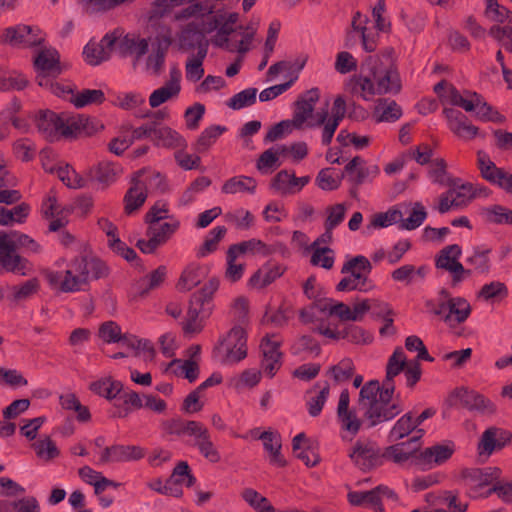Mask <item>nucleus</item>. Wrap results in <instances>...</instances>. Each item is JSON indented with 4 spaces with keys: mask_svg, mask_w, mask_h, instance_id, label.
Returning a JSON list of instances; mask_svg holds the SVG:
<instances>
[{
    "mask_svg": "<svg viewBox=\"0 0 512 512\" xmlns=\"http://www.w3.org/2000/svg\"><path fill=\"white\" fill-rule=\"evenodd\" d=\"M175 17L178 20L202 18L200 29L195 23H190L182 31L180 41L183 46L197 47V51L205 46L208 52L205 36L215 32L211 37V43L216 47L242 55L251 48L255 31L253 28L236 25L238 13L217 9L213 5L194 3L178 11Z\"/></svg>",
    "mask_w": 512,
    "mask_h": 512,
    "instance_id": "1",
    "label": "nucleus"
},
{
    "mask_svg": "<svg viewBox=\"0 0 512 512\" xmlns=\"http://www.w3.org/2000/svg\"><path fill=\"white\" fill-rule=\"evenodd\" d=\"M404 365L405 353L398 347L388 359L382 387L375 380L362 386L358 405L364 411L368 428L390 421L402 411L401 405L392 398L395 390L394 378L402 372Z\"/></svg>",
    "mask_w": 512,
    "mask_h": 512,
    "instance_id": "2",
    "label": "nucleus"
},
{
    "mask_svg": "<svg viewBox=\"0 0 512 512\" xmlns=\"http://www.w3.org/2000/svg\"><path fill=\"white\" fill-rule=\"evenodd\" d=\"M353 90L366 101L376 95L399 93L400 75L389 56H368L362 63L360 74L355 78Z\"/></svg>",
    "mask_w": 512,
    "mask_h": 512,
    "instance_id": "3",
    "label": "nucleus"
},
{
    "mask_svg": "<svg viewBox=\"0 0 512 512\" xmlns=\"http://www.w3.org/2000/svg\"><path fill=\"white\" fill-rule=\"evenodd\" d=\"M108 274L106 264L93 256L72 259L63 270H48L45 277L54 290L75 293L83 289L90 279H99Z\"/></svg>",
    "mask_w": 512,
    "mask_h": 512,
    "instance_id": "4",
    "label": "nucleus"
},
{
    "mask_svg": "<svg viewBox=\"0 0 512 512\" xmlns=\"http://www.w3.org/2000/svg\"><path fill=\"white\" fill-rule=\"evenodd\" d=\"M170 45L171 41L166 36L146 39L127 34L119 43V54L132 56L134 66H140L146 73L158 76L164 70Z\"/></svg>",
    "mask_w": 512,
    "mask_h": 512,
    "instance_id": "5",
    "label": "nucleus"
},
{
    "mask_svg": "<svg viewBox=\"0 0 512 512\" xmlns=\"http://www.w3.org/2000/svg\"><path fill=\"white\" fill-rule=\"evenodd\" d=\"M170 432L178 436L190 438V444L212 463L220 460V454L214 445L208 428L201 422L193 420H174Z\"/></svg>",
    "mask_w": 512,
    "mask_h": 512,
    "instance_id": "6",
    "label": "nucleus"
},
{
    "mask_svg": "<svg viewBox=\"0 0 512 512\" xmlns=\"http://www.w3.org/2000/svg\"><path fill=\"white\" fill-rule=\"evenodd\" d=\"M67 114H57L50 110L39 111L35 123L39 133L48 141H56L61 137L74 134L75 129L84 127L85 119H71Z\"/></svg>",
    "mask_w": 512,
    "mask_h": 512,
    "instance_id": "7",
    "label": "nucleus"
},
{
    "mask_svg": "<svg viewBox=\"0 0 512 512\" xmlns=\"http://www.w3.org/2000/svg\"><path fill=\"white\" fill-rule=\"evenodd\" d=\"M21 248L35 253L39 245L29 236L17 231L0 233V265L9 271H19L21 259L17 251Z\"/></svg>",
    "mask_w": 512,
    "mask_h": 512,
    "instance_id": "8",
    "label": "nucleus"
},
{
    "mask_svg": "<svg viewBox=\"0 0 512 512\" xmlns=\"http://www.w3.org/2000/svg\"><path fill=\"white\" fill-rule=\"evenodd\" d=\"M426 307L449 325L464 322L471 312V306L466 299L451 297L445 289L439 292L435 301L427 300Z\"/></svg>",
    "mask_w": 512,
    "mask_h": 512,
    "instance_id": "9",
    "label": "nucleus"
},
{
    "mask_svg": "<svg viewBox=\"0 0 512 512\" xmlns=\"http://www.w3.org/2000/svg\"><path fill=\"white\" fill-rule=\"evenodd\" d=\"M372 266L369 260L362 255H357L348 261L342 267L341 272L348 274L337 285L338 291L367 292L372 289L371 281L368 275Z\"/></svg>",
    "mask_w": 512,
    "mask_h": 512,
    "instance_id": "10",
    "label": "nucleus"
},
{
    "mask_svg": "<svg viewBox=\"0 0 512 512\" xmlns=\"http://www.w3.org/2000/svg\"><path fill=\"white\" fill-rule=\"evenodd\" d=\"M214 358L223 365H234L247 356V338L243 327L234 326L214 348Z\"/></svg>",
    "mask_w": 512,
    "mask_h": 512,
    "instance_id": "11",
    "label": "nucleus"
},
{
    "mask_svg": "<svg viewBox=\"0 0 512 512\" xmlns=\"http://www.w3.org/2000/svg\"><path fill=\"white\" fill-rule=\"evenodd\" d=\"M320 97L318 88H312L299 96L295 103L293 119L290 120L295 128H302L304 125L313 128L321 126L328 117L327 110L314 113V108Z\"/></svg>",
    "mask_w": 512,
    "mask_h": 512,
    "instance_id": "12",
    "label": "nucleus"
},
{
    "mask_svg": "<svg viewBox=\"0 0 512 512\" xmlns=\"http://www.w3.org/2000/svg\"><path fill=\"white\" fill-rule=\"evenodd\" d=\"M99 338L107 344L118 343L135 351H146L152 354L153 348L147 340L138 339L130 334H123L121 327L114 321L102 323L98 330Z\"/></svg>",
    "mask_w": 512,
    "mask_h": 512,
    "instance_id": "13",
    "label": "nucleus"
},
{
    "mask_svg": "<svg viewBox=\"0 0 512 512\" xmlns=\"http://www.w3.org/2000/svg\"><path fill=\"white\" fill-rule=\"evenodd\" d=\"M179 225V221L175 219L169 222L156 221L149 223L147 228L148 240H138L137 247L146 254L155 252L159 246L165 244L177 231Z\"/></svg>",
    "mask_w": 512,
    "mask_h": 512,
    "instance_id": "14",
    "label": "nucleus"
},
{
    "mask_svg": "<svg viewBox=\"0 0 512 512\" xmlns=\"http://www.w3.org/2000/svg\"><path fill=\"white\" fill-rule=\"evenodd\" d=\"M123 37L120 30H115L110 34H106L99 43H87L83 49L85 61L95 66L107 60L112 51L119 52V43Z\"/></svg>",
    "mask_w": 512,
    "mask_h": 512,
    "instance_id": "15",
    "label": "nucleus"
},
{
    "mask_svg": "<svg viewBox=\"0 0 512 512\" xmlns=\"http://www.w3.org/2000/svg\"><path fill=\"white\" fill-rule=\"evenodd\" d=\"M2 41L13 47L28 48L41 45L44 37L39 28L19 24L6 28Z\"/></svg>",
    "mask_w": 512,
    "mask_h": 512,
    "instance_id": "16",
    "label": "nucleus"
},
{
    "mask_svg": "<svg viewBox=\"0 0 512 512\" xmlns=\"http://www.w3.org/2000/svg\"><path fill=\"white\" fill-rule=\"evenodd\" d=\"M280 345L281 340L275 334H267L261 340L262 370L269 377L274 376L282 365Z\"/></svg>",
    "mask_w": 512,
    "mask_h": 512,
    "instance_id": "17",
    "label": "nucleus"
},
{
    "mask_svg": "<svg viewBox=\"0 0 512 512\" xmlns=\"http://www.w3.org/2000/svg\"><path fill=\"white\" fill-rule=\"evenodd\" d=\"M34 66L38 72L37 81L40 86H48V78L61 73L59 54L53 48L41 49L34 59Z\"/></svg>",
    "mask_w": 512,
    "mask_h": 512,
    "instance_id": "18",
    "label": "nucleus"
},
{
    "mask_svg": "<svg viewBox=\"0 0 512 512\" xmlns=\"http://www.w3.org/2000/svg\"><path fill=\"white\" fill-rule=\"evenodd\" d=\"M384 498L395 499L396 496L392 490L383 485L369 491H352L348 494V500L352 505L370 507L375 512H383L381 502Z\"/></svg>",
    "mask_w": 512,
    "mask_h": 512,
    "instance_id": "19",
    "label": "nucleus"
},
{
    "mask_svg": "<svg viewBox=\"0 0 512 512\" xmlns=\"http://www.w3.org/2000/svg\"><path fill=\"white\" fill-rule=\"evenodd\" d=\"M353 463L361 470H370L381 463L380 450L370 441H357L349 453Z\"/></svg>",
    "mask_w": 512,
    "mask_h": 512,
    "instance_id": "20",
    "label": "nucleus"
},
{
    "mask_svg": "<svg viewBox=\"0 0 512 512\" xmlns=\"http://www.w3.org/2000/svg\"><path fill=\"white\" fill-rule=\"evenodd\" d=\"M477 162L481 174L486 180L512 193V174L497 168L483 151H478Z\"/></svg>",
    "mask_w": 512,
    "mask_h": 512,
    "instance_id": "21",
    "label": "nucleus"
},
{
    "mask_svg": "<svg viewBox=\"0 0 512 512\" xmlns=\"http://www.w3.org/2000/svg\"><path fill=\"white\" fill-rule=\"evenodd\" d=\"M425 430L423 428H417L413 422V416L411 413H406L400 417L391 428L388 439L390 442H398L401 439L410 436L409 443L417 444L424 436Z\"/></svg>",
    "mask_w": 512,
    "mask_h": 512,
    "instance_id": "22",
    "label": "nucleus"
},
{
    "mask_svg": "<svg viewBox=\"0 0 512 512\" xmlns=\"http://www.w3.org/2000/svg\"><path fill=\"white\" fill-rule=\"evenodd\" d=\"M146 181L147 176L143 171H139L132 179L131 186L124 197L126 213L131 214L144 204L147 198Z\"/></svg>",
    "mask_w": 512,
    "mask_h": 512,
    "instance_id": "23",
    "label": "nucleus"
},
{
    "mask_svg": "<svg viewBox=\"0 0 512 512\" xmlns=\"http://www.w3.org/2000/svg\"><path fill=\"white\" fill-rule=\"evenodd\" d=\"M510 437V433L502 429L496 427L486 429L478 444L479 456L488 458L494 451L503 448Z\"/></svg>",
    "mask_w": 512,
    "mask_h": 512,
    "instance_id": "24",
    "label": "nucleus"
},
{
    "mask_svg": "<svg viewBox=\"0 0 512 512\" xmlns=\"http://www.w3.org/2000/svg\"><path fill=\"white\" fill-rule=\"evenodd\" d=\"M450 130L463 140H471L478 134V128L470 124L467 117L453 108H445L443 111Z\"/></svg>",
    "mask_w": 512,
    "mask_h": 512,
    "instance_id": "25",
    "label": "nucleus"
},
{
    "mask_svg": "<svg viewBox=\"0 0 512 512\" xmlns=\"http://www.w3.org/2000/svg\"><path fill=\"white\" fill-rule=\"evenodd\" d=\"M501 475L497 467L467 468L462 471V478L465 484L471 489L482 488L494 483Z\"/></svg>",
    "mask_w": 512,
    "mask_h": 512,
    "instance_id": "26",
    "label": "nucleus"
},
{
    "mask_svg": "<svg viewBox=\"0 0 512 512\" xmlns=\"http://www.w3.org/2000/svg\"><path fill=\"white\" fill-rule=\"evenodd\" d=\"M144 456L143 449L139 446L113 445L105 447L101 453L100 462H127L139 460Z\"/></svg>",
    "mask_w": 512,
    "mask_h": 512,
    "instance_id": "27",
    "label": "nucleus"
},
{
    "mask_svg": "<svg viewBox=\"0 0 512 512\" xmlns=\"http://www.w3.org/2000/svg\"><path fill=\"white\" fill-rule=\"evenodd\" d=\"M309 181V176L296 177L294 173L282 170L273 178L272 188L282 195H290L299 192Z\"/></svg>",
    "mask_w": 512,
    "mask_h": 512,
    "instance_id": "28",
    "label": "nucleus"
},
{
    "mask_svg": "<svg viewBox=\"0 0 512 512\" xmlns=\"http://www.w3.org/2000/svg\"><path fill=\"white\" fill-rule=\"evenodd\" d=\"M457 398L464 407L471 411L480 414H492L495 411V405L474 390L461 388L457 391Z\"/></svg>",
    "mask_w": 512,
    "mask_h": 512,
    "instance_id": "29",
    "label": "nucleus"
},
{
    "mask_svg": "<svg viewBox=\"0 0 512 512\" xmlns=\"http://www.w3.org/2000/svg\"><path fill=\"white\" fill-rule=\"evenodd\" d=\"M460 255L461 247L459 245H449L440 251L436 265L438 268L450 271L456 278H459V275L464 272L463 265L458 261Z\"/></svg>",
    "mask_w": 512,
    "mask_h": 512,
    "instance_id": "30",
    "label": "nucleus"
},
{
    "mask_svg": "<svg viewBox=\"0 0 512 512\" xmlns=\"http://www.w3.org/2000/svg\"><path fill=\"white\" fill-rule=\"evenodd\" d=\"M330 394L329 383L318 382L307 392L306 406L310 416H318Z\"/></svg>",
    "mask_w": 512,
    "mask_h": 512,
    "instance_id": "31",
    "label": "nucleus"
},
{
    "mask_svg": "<svg viewBox=\"0 0 512 512\" xmlns=\"http://www.w3.org/2000/svg\"><path fill=\"white\" fill-rule=\"evenodd\" d=\"M100 228L106 233L108 237L109 247L117 254L121 255L127 261H132L136 258V252L126 246L119 237L116 235V227L107 219H101L98 222Z\"/></svg>",
    "mask_w": 512,
    "mask_h": 512,
    "instance_id": "32",
    "label": "nucleus"
},
{
    "mask_svg": "<svg viewBox=\"0 0 512 512\" xmlns=\"http://www.w3.org/2000/svg\"><path fill=\"white\" fill-rule=\"evenodd\" d=\"M152 141L157 146L167 148H185L186 141L182 136L167 126H160L154 122Z\"/></svg>",
    "mask_w": 512,
    "mask_h": 512,
    "instance_id": "33",
    "label": "nucleus"
},
{
    "mask_svg": "<svg viewBox=\"0 0 512 512\" xmlns=\"http://www.w3.org/2000/svg\"><path fill=\"white\" fill-rule=\"evenodd\" d=\"M258 439L263 442L264 449L269 453L270 462L277 466H284L285 460L281 454V439L277 432L264 431Z\"/></svg>",
    "mask_w": 512,
    "mask_h": 512,
    "instance_id": "34",
    "label": "nucleus"
},
{
    "mask_svg": "<svg viewBox=\"0 0 512 512\" xmlns=\"http://www.w3.org/2000/svg\"><path fill=\"white\" fill-rule=\"evenodd\" d=\"M337 416L343 430L342 438L345 441H352L362 426H368L366 418L364 417L363 420L359 418L355 410H349Z\"/></svg>",
    "mask_w": 512,
    "mask_h": 512,
    "instance_id": "35",
    "label": "nucleus"
},
{
    "mask_svg": "<svg viewBox=\"0 0 512 512\" xmlns=\"http://www.w3.org/2000/svg\"><path fill=\"white\" fill-rule=\"evenodd\" d=\"M454 448L450 444H436L426 448L421 453V461L425 465H440L447 461L453 454Z\"/></svg>",
    "mask_w": 512,
    "mask_h": 512,
    "instance_id": "36",
    "label": "nucleus"
},
{
    "mask_svg": "<svg viewBox=\"0 0 512 512\" xmlns=\"http://www.w3.org/2000/svg\"><path fill=\"white\" fill-rule=\"evenodd\" d=\"M229 248L230 258H232L234 254H238L239 256L245 254L267 256L272 253V249L268 245L255 238L233 244Z\"/></svg>",
    "mask_w": 512,
    "mask_h": 512,
    "instance_id": "37",
    "label": "nucleus"
},
{
    "mask_svg": "<svg viewBox=\"0 0 512 512\" xmlns=\"http://www.w3.org/2000/svg\"><path fill=\"white\" fill-rule=\"evenodd\" d=\"M207 56L206 47L202 46L191 54L185 64V77L190 82L199 81L204 75L203 61Z\"/></svg>",
    "mask_w": 512,
    "mask_h": 512,
    "instance_id": "38",
    "label": "nucleus"
},
{
    "mask_svg": "<svg viewBox=\"0 0 512 512\" xmlns=\"http://www.w3.org/2000/svg\"><path fill=\"white\" fill-rule=\"evenodd\" d=\"M284 273V268L279 264L267 263L259 269L250 279L253 286L263 288L274 282Z\"/></svg>",
    "mask_w": 512,
    "mask_h": 512,
    "instance_id": "39",
    "label": "nucleus"
},
{
    "mask_svg": "<svg viewBox=\"0 0 512 512\" xmlns=\"http://www.w3.org/2000/svg\"><path fill=\"white\" fill-rule=\"evenodd\" d=\"M470 103L472 104L471 112H474L478 119L496 123H501L503 121V116L493 110V108L489 106L479 94H470Z\"/></svg>",
    "mask_w": 512,
    "mask_h": 512,
    "instance_id": "40",
    "label": "nucleus"
},
{
    "mask_svg": "<svg viewBox=\"0 0 512 512\" xmlns=\"http://www.w3.org/2000/svg\"><path fill=\"white\" fill-rule=\"evenodd\" d=\"M166 371L194 382L199 375V366L194 360L174 359L168 364Z\"/></svg>",
    "mask_w": 512,
    "mask_h": 512,
    "instance_id": "41",
    "label": "nucleus"
},
{
    "mask_svg": "<svg viewBox=\"0 0 512 512\" xmlns=\"http://www.w3.org/2000/svg\"><path fill=\"white\" fill-rule=\"evenodd\" d=\"M402 116L401 107L389 99H381L375 106L374 118L376 122H395Z\"/></svg>",
    "mask_w": 512,
    "mask_h": 512,
    "instance_id": "42",
    "label": "nucleus"
},
{
    "mask_svg": "<svg viewBox=\"0 0 512 512\" xmlns=\"http://www.w3.org/2000/svg\"><path fill=\"white\" fill-rule=\"evenodd\" d=\"M428 178L432 183L441 187L454 186L453 180L447 172L446 162L442 158H435L431 160L428 167Z\"/></svg>",
    "mask_w": 512,
    "mask_h": 512,
    "instance_id": "43",
    "label": "nucleus"
},
{
    "mask_svg": "<svg viewBox=\"0 0 512 512\" xmlns=\"http://www.w3.org/2000/svg\"><path fill=\"white\" fill-rule=\"evenodd\" d=\"M257 187L256 181L247 176H235L228 179L223 187L222 192L226 194L249 193L254 194Z\"/></svg>",
    "mask_w": 512,
    "mask_h": 512,
    "instance_id": "44",
    "label": "nucleus"
},
{
    "mask_svg": "<svg viewBox=\"0 0 512 512\" xmlns=\"http://www.w3.org/2000/svg\"><path fill=\"white\" fill-rule=\"evenodd\" d=\"M332 299H319L310 307L302 310L300 317L303 322H314L322 318L323 315H331V307L334 305Z\"/></svg>",
    "mask_w": 512,
    "mask_h": 512,
    "instance_id": "45",
    "label": "nucleus"
},
{
    "mask_svg": "<svg viewBox=\"0 0 512 512\" xmlns=\"http://www.w3.org/2000/svg\"><path fill=\"white\" fill-rule=\"evenodd\" d=\"M332 299H319L310 307L302 310L300 317L303 322H314L322 318L323 315H331V307L334 305Z\"/></svg>",
    "mask_w": 512,
    "mask_h": 512,
    "instance_id": "46",
    "label": "nucleus"
},
{
    "mask_svg": "<svg viewBox=\"0 0 512 512\" xmlns=\"http://www.w3.org/2000/svg\"><path fill=\"white\" fill-rule=\"evenodd\" d=\"M205 277V269L191 264L182 273L178 281V289L181 291H189L197 286Z\"/></svg>",
    "mask_w": 512,
    "mask_h": 512,
    "instance_id": "47",
    "label": "nucleus"
},
{
    "mask_svg": "<svg viewBox=\"0 0 512 512\" xmlns=\"http://www.w3.org/2000/svg\"><path fill=\"white\" fill-rule=\"evenodd\" d=\"M426 274L427 268L425 266L416 268L413 265L407 264L395 269L391 276L394 281L409 285L413 283L416 278H425Z\"/></svg>",
    "mask_w": 512,
    "mask_h": 512,
    "instance_id": "48",
    "label": "nucleus"
},
{
    "mask_svg": "<svg viewBox=\"0 0 512 512\" xmlns=\"http://www.w3.org/2000/svg\"><path fill=\"white\" fill-rule=\"evenodd\" d=\"M367 17H363L360 12H357L352 20V29L360 34L363 48L367 52H372L376 48V42L373 33L368 32L365 24Z\"/></svg>",
    "mask_w": 512,
    "mask_h": 512,
    "instance_id": "49",
    "label": "nucleus"
},
{
    "mask_svg": "<svg viewBox=\"0 0 512 512\" xmlns=\"http://www.w3.org/2000/svg\"><path fill=\"white\" fill-rule=\"evenodd\" d=\"M419 447L420 442H417L416 445L410 444L409 441L397 443L387 448L385 456L396 463H402L412 457Z\"/></svg>",
    "mask_w": 512,
    "mask_h": 512,
    "instance_id": "50",
    "label": "nucleus"
},
{
    "mask_svg": "<svg viewBox=\"0 0 512 512\" xmlns=\"http://www.w3.org/2000/svg\"><path fill=\"white\" fill-rule=\"evenodd\" d=\"M51 173H55L58 178L69 188H82L85 185V179L82 178L72 167L69 165L57 166L50 168Z\"/></svg>",
    "mask_w": 512,
    "mask_h": 512,
    "instance_id": "51",
    "label": "nucleus"
},
{
    "mask_svg": "<svg viewBox=\"0 0 512 512\" xmlns=\"http://www.w3.org/2000/svg\"><path fill=\"white\" fill-rule=\"evenodd\" d=\"M90 390L100 396H104L107 399H112L121 390V384L116 381H112L111 378H102L96 380L90 384Z\"/></svg>",
    "mask_w": 512,
    "mask_h": 512,
    "instance_id": "52",
    "label": "nucleus"
},
{
    "mask_svg": "<svg viewBox=\"0 0 512 512\" xmlns=\"http://www.w3.org/2000/svg\"><path fill=\"white\" fill-rule=\"evenodd\" d=\"M104 99V93L100 89H84L72 95V103L78 108L102 103Z\"/></svg>",
    "mask_w": 512,
    "mask_h": 512,
    "instance_id": "53",
    "label": "nucleus"
},
{
    "mask_svg": "<svg viewBox=\"0 0 512 512\" xmlns=\"http://www.w3.org/2000/svg\"><path fill=\"white\" fill-rule=\"evenodd\" d=\"M166 267L159 266L157 269L148 274L145 278H143L140 282V294L146 295L151 290L158 288L166 278Z\"/></svg>",
    "mask_w": 512,
    "mask_h": 512,
    "instance_id": "54",
    "label": "nucleus"
},
{
    "mask_svg": "<svg viewBox=\"0 0 512 512\" xmlns=\"http://www.w3.org/2000/svg\"><path fill=\"white\" fill-rule=\"evenodd\" d=\"M29 207L26 204L17 205L11 209L0 207V225L20 223L27 217Z\"/></svg>",
    "mask_w": 512,
    "mask_h": 512,
    "instance_id": "55",
    "label": "nucleus"
},
{
    "mask_svg": "<svg viewBox=\"0 0 512 512\" xmlns=\"http://www.w3.org/2000/svg\"><path fill=\"white\" fill-rule=\"evenodd\" d=\"M486 16L495 22L512 24V12L500 5L497 0H486Z\"/></svg>",
    "mask_w": 512,
    "mask_h": 512,
    "instance_id": "56",
    "label": "nucleus"
},
{
    "mask_svg": "<svg viewBox=\"0 0 512 512\" xmlns=\"http://www.w3.org/2000/svg\"><path fill=\"white\" fill-rule=\"evenodd\" d=\"M39 287L40 284L36 278L29 279L20 285L12 286L10 288L12 292V299L17 302L27 300L37 293Z\"/></svg>",
    "mask_w": 512,
    "mask_h": 512,
    "instance_id": "57",
    "label": "nucleus"
},
{
    "mask_svg": "<svg viewBox=\"0 0 512 512\" xmlns=\"http://www.w3.org/2000/svg\"><path fill=\"white\" fill-rule=\"evenodd\" d=\"M346 212L347 206L344 203H337L328 206L325 210L326 219L324 227H328V229H335L338 227L345 219Z\"/></svg>",
    "mask_w": 512,
    "mask_h": 512,
    "instance_id": "58",
    "label": "nucleus"
},
{
    "mask_svg": "<svg viewBox=\"0 0 512 512\" xmlns=\"http://www.w3.org/2000/svg\"><path fill=\"white\" fill-rule=\"evenodd\" d=\"M225 220L234 224L238 229L247 230L253 225L254 216L248 210L238 208L226 213Z\"/></svg>",
    "mask_w": 512,
    "mask_h": 512,
    "instance_id": "59",
    "label": "nucleus"
},
{
    "mask_svg": "<svg viewBox=\"0 0 512 512\" xmlns=\"http://www.w3.org/2000/svg\"><path fill=\"white\" fill-rule=\"evenodd\" d=\"M32 446L36 455L44 461H50L59 455L56 444L49 437L37 440Z\"/></svg>",
    "mask_w": 512,
    "mask_h": 512,
    "instance_id": "60",
    "label": "nucleus"
},
{
    "mask_svg": "<svg viewBox=\"0 0 512 512\" xmlns=\"http://www.w3.org/2000/svg\"><path fill=\"white\" fill-rule=\"evenodd\" d=\"M224 131L225 127L219 125L206 128L199 136L195 149L198 152L207 150Z\"/></svg>",
    "mask_w": 512,
    "mask_h": 512,
    "instance_id": "61",
    "label": "nucleus"
},
{
    "mask_svg": "<svg viewBox=\"0 0 512 512\" xmlns=\"http://www.w3.org/2000/svg\"><path fill=\"white\" fill-rule=\"evenodd\" d=\"M257 89L247 88L239 93L235 94L230 98L228 106L234 110H240L242 108L251 106L256 102Z\"/></svg>",
    "mask_w": 512,
    "mask_h": 512,
    "instance_id": "62",
    "label": "nucleus"
},
{
    "mask_svg": "<svg viewBox=\"0 0 512 512\" xmlns=\"http://www.w3.org/2000/svg\"><path fill=\"white\" fill-rule=\"evenodd\" d=\"M288 146L280 145L270 148L262 153L258 160V168L263 170L265 168H272L277 164L278 158L287 154Z\"/></svg>",
    "mask_w": 512,
    "mask_h": 512,
    "instance_id": "63",
    "label": "nucleus"
},
{
    "mask_svg": "<svg viewBox=\"0 0 512 512\" xmlns=\"http://www.w3.org/2000/svg\"><path fill=\"white\" fill-rule=\"evenodd\" d=\"M119 173L120 167L118 165L103 162L98 165L94 177L99 183L108 185L115 181Z\"/></svg>",
    "mask_w": 512,
    "mask_h": 512,
    "instance_id": "64",
    "label": "nucleus"
}]
</instances>
